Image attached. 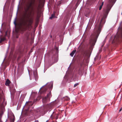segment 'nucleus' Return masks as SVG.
<instances>
[{
    "label": "nucleus",
    "mask_w": 122,
    "mask_h": 122,
    "mask_svg": "<svg viewBox=\"0 0 122 122\" xmlns=\"http://www.w3.org/2000/svg\"><path fill=\"white\" fill-rule=\"evenodd\" d=\"M42 92H45L46 91L47 89L45 88H44L43 89H42Z\"/></svg>",
    "instance_id": "9b49d317"
},
{
    "label": "nucleus",
    "mask_w": 122,
    "mask_h": 122,
    "mask_svg": "<svg viewBox=\"0 0 122 122\" xmlns=\"http://www.w3.org/2000/svg\"><path fill=\"white\" fill-rule=\"evenodd\" d=\"M51 92H49L47 94L46 97H44L42 99V102L43 103H45L49 101L50 97L51 95Z\"/></svg>",
    "instance_id": "f03ea898"
},
{
    "label": "nucleus",
    "mask_w": 122,
    "mask_h": 122,
    "mask_svg": "<svg viewBox=\"0 0 122 122\" xmlns=\"http://www.w3.org/2000/svg\"><path fill=\"white\" fill-rule=\"evenodd\" d=\"M111 9L110 6H108L106 10V14H104L103 18L101 19L99 23L95 25V32L92 34L91 36L89 44L91 46H93L96 42L101 31L102 25L105 22V19L106 18L109 11Z\"/></svg>",
    "instance_id": "f257e3e1"
},
{
    "label": "nucleus",
    "mask_w": 122,
    "mask_h": 122,
    "mask_svg": "<svg viewBox=\"0 0 122 122\" xmlns=\"http://www.w3.org/2000/svg\"><path fill=\"white\" fill-rule=\"evenodd\" d=\"M43 87V86H42V87H41V88H42V87Z\"/></svg>",
    "instance_id": "393cba45"
},
{
    "label": "nucleus",
    "mask_w": 122,
    "mask_h": 122,
    "mask_svg": "<svg viewBox=\"0 0 122 122\" xmlns=\"http://www.w3.org/2000/svg\"><path fill=\"white\" fill-rule=\"evenodd\" d=\"M10 81L8 79H7L5 82V85L7 86H8L10 83Z\"/></svg>",
    "instance_id": "0eeeda50"
},
{
    "label": "nucleus",
    "mask_w": 122,
    "mask_h": 122,
    "mask_svg": "<svg viewBox=\"0 0 122 122\" xmlns=\"http://www.w3.org/2000/svg\"><path fill=\"white\" fill-rule=\"evenodd\" d=\"M41 88L40 89V90L41 89Z\"/></svg>",
    "instance_id": "4be33fe9"
},
{
    "label": "nucleus",
    "mask_w": 122,
    "mask_h": 122,
    "mask_svg": "<svg viewBox=\"0 0 122 122\" xmlns=\"http://www.w3.org/2000/svg\"><path fill=\"white\" fill-rule=\"evenodd\" d=\"M34 76H35V79L36 80V78L37 77V73H36V74H35V73H34Z\"/></svg>",
    "instance_id": "4468645a"
},
{
    "label": "nucleus",
    "mask_w": 122,
    "mask_h": 122,
    "mask_svg": "<svg viewBox=\"0 0 122 122\" xmlns=\"http://www.w3.org/2000/svg\"><path fill=\"white\" fill-rule=\"evenodd\" d=\"M122 108H121V109H120V110H119V112H120V111H121V110H122Z\"/></svg>",
    "instance_id": "aec40b11"
},
{
    "label": "nucleus",
    "mask_w": 122,
    "mask_h": 122,
    "mask_svg": "<svg viewBox=\"0 0 122 122\" xmlns=\"http://www.w3.org/2000/svg\"><path fill=\"white\" fill-rule=\"evenodd\" d=\"M117 36H115V38H114V40H113V41H115V40L116 38L117 37Z\"/></svg>",
    "instance_id": "a211bd4d"
},
{
    "label": "nucleus",
    "mask_w": 122,
    "mask_h": 122,
    "mask_svg": "<svg viewBox=\"0 0 122 122\" xmlns=\"http://www.w3.org/2000/svg\"><path fill=\"white\" fill-rule=\"evenodd\" d=\"M43 87V86H42V87H41V88H42V87Z\"/></svg>",
    "instance_id": "5701e85b"
},
{
    "label": "nucleus",
    "mask_w": 122,
    "mask_h": 122,
    "mask_svg": "<svg viewBox=\"0 0 122 122\" xmlns=\"http://www.w3.org/2000/svg\"><path fill=\"white\" fill-rule=\"evenodd\" d=\"M16 18H15V20L14 22V24L15 25V26L16 25Z\"/></svg>",
    "instance_id": "dca6fc26"
},
{
    "label": "nucleus",
    "mask_w": 122,
    "mask_h": 122,
    "mask_svg": "<svg viewBox=\"0 0 122 122\" xmlns=\"http://www.w3.org/2000/svg\"><path fill=\"white\" fill-rule=\"evenodd\" d=\"M48 85H52V83H49V84H48Z\"/></svg>",
    "instance_id": "6ab92c4d"
},
{
    "label": "nucleus",
    "mask_w": 122,
    "mask_h": 122,
    "mask_svg": "<svg viewBox=\"0 0 122 122\" xmlns=\"http://www.w3.org/2000/svg\"><path fill=\"white\" fill-rule=\"evenodd\" d=\"M28 23L27 24V26L30 27L33 21L31 19H29L28 21Z\"/></svg>",
    "instance_id": "20e7f679"
},
{
    "label": "nucleus",
    "mask_w": 122,
    "mask_h": 122,
    "mask_svg": "<svg viewBox=\"0 0 122 122\" xmlns=\"http://www.w3.org/2000/svg\"><path fill=\"white\" fill-rule=\"evenodd\" d=\"M58 117V115L57 113H56L55 112H53L52 115L50 116V118L52 119L54 118L57 119Z\"/></svg>",
    "instance_id": "7ed1b4c3"
},
{
    "label": "nucleus",
    "mask_w": 122,
    "mask_h": 122,
    "mask_svg": "<svg viewBox=\"0 0 122 122\" xmlns=\"http://www.w3.org/2000/svg\"><path fill=\"white\" fill-rule=\"evenodd\" d=\"M35 122H38V121L37 120V121H36Z\"/></svg>",
    "instance_id": "412c9836"
},
{
    "label": "nucleus",
    "mask_w": 122,
    "mask_h": 122,
    "mask_svg": "<svg viewBox=\"0 0 122 122\" xmlns=\"http://www.w3.org/2000/svg\"><path fill=\"white\" fill-rule=\"evenodd\" d=\"M64 100L66 101H69L70 100V98L67 97H66L64 98Z\"/></svg>",
    "instance_id": "1a4fd4ad"
},
{
    "label": "nucleus",
    "mask_w": 122,
    "mask_h": 122,
    "mask_svg": "<svg viewBox=\"0 0 122 122\" xmlns=\"http://www.w3.org/2000/svg\"><path fill=\"white\" fill-rule=\"evenodd\" d=\"M76 51V50H74L70 54V55L72 57Z\"/></svg>",
    "instance_id": "6e6552de"
},
{
    "label": "nucleus",
    "mask_w": 122,
    "mask_h": 122,
    "mask_svg": "<svg viewBox=\"0 0 122 122\" xmlns=\"http://www.w3.org/2000/svg\"><path fill=\"white\" fill-rule=\"evenodd\" d=\"M55 16V15L54 14H52L51 15V16L49 18V19H51L54 18Z\"/></svg>",
    "instance_id": "f8f14e48"
},
{
    "label": "nucleus",
    "mask_w": 122,
    "mask_h": 122,
    "mask_svg": "<svg viewBox=\"0 0 122 122\" xmlns=\"http://www.w3.org/2000/svg\"><path fill=\"white\" fill-rule=\"evenodd\" d=\"M113 0H109V1L111 3L112 2Z\"/></svg>",
    "instance_id": "f3484780"
},
{
    "label": "nucleus",
    "mask_w": 122,
    "mask_h": 122,
    "mask_svg": "<svg viewBox=\"0 0 122 122\" xmlns=\"http://www.w3.org/2000/svg\"><path fill=\"white\" fill-rule=\"evenodd\" d=\"M43 87V86H42V87H41V88H42V87Z\"/></svg>",
    "instance_id": "b1692460"
},
{
    "label": "nucleus",
    "mask_w": 122,
    "mask_h": 122,
    "mask_svg": "<svg viewBox=\"0 0 122 122\" xmlns=\"http://www.w3.org/2000/svg\"><path fill=\"white\" fill-rule=\"evenodd\" d=\"M103 4H104V2H102V3L101 5H100L99 7V10H101V9L102 8V7L103 5Z\"/></svg>",
    "instance_id": "9d476101"
},
{
    "label": "nucleus",
    "mask_w": 122,
    "mask_h": 122,
    "mask_svg": "<svg viewBox=\"0 0 122 122\" xmlns=\"http://www.w3.org/2000/svg\"><path fill=\"white\" fill-rule=\"evenodd\" d=\"M5 38H1L0 39V43L2 41H4V40H5Z\"/></svg>",
    "instance_id": "ddd939ff"
},
{
    "label": "nucleus",
    "mask_w": 122,
    "mask_h": 122,
    "mask_svg": "<svg viewBox=\"0 0 122 122\" xmlns=\"http://www.w3.org/2000/svg\"><path fill=\"white\" fill-rule=\"evenodd\" d=\"M90 55V52L88 51L86 52L84 54V56L85 57H87V58H89V57Z\"/></svg>",
    "instance_id": "39448f33"
},
{
    "label": "nucleus",
    "mask_w": 122,
    "mask_h": 122,
    "mask_svg": "<svg viewBox=\"0 0 122 122\" xmlns=\"http://www.w3.org/2000/svg\"><path fill=\"white\" fill-rule=\"evenodd\" d=\"M83 69L81 68H80L78 71V73L79 75H81L83 73Z\"/></svg>",
    "instance_id": "423d86ee"
},
{
    "label": "nucleus",
    "mask_w": 122,
    "mask_h": 122,
    "mask_svg": "<svg viewBox=\"0 0 122 122\" xmlns=\"http://www.w3.org/2000/svg\"><path fill=\"white\" fill-rule=\"evenodd\" d=\"M79 84V83H76L74 85V87H75L77 85H78Z\"/></svg>",
    "instance_id": "2eb2a0df"
}]
</instances>
